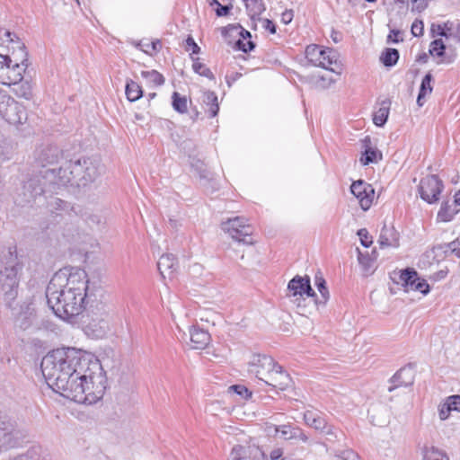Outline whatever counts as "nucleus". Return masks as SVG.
<instances>
[{
	"instance_id": "7c9ffc66",
	"label": "nucleus",
	"mask_w": 460,
	"mask_h": 460,
	"mask_svg": "<svg viewBox=\"0 0 460 460\" xmlns=\"http://www.w3.org/2000/svg\"><path fill=\"white\" fill-rule=\"evenodd\" d=\"M418 272L413 268H406L399 271L397 283H401L408 291L418 280Z\"/></svg>"
},
{
	"instance_id": "774afa93",
	"label": "nucleus",
	"mask_w": 460,
	"mask_h": 460,
	"mask_svg": "<svg viewBox=\"0 0 460 460\" xmlns=\"http://www.w3.org/2000/svg\"><path fill=\"white\" fill-rule=\"evenodd\" d=\"M293 17H294L293 10H286L281 14V21L285 24H288L292 22Z\"/></svg>"
},
{
	"instance_id": "4d7b16f0",
	"label": "nucleus",
	"mask_w": 460,
	"mask_h": 460,
	"mask_svg": "<svg viewBox=\"0 0 460 460\" xmlns=\"http://www.w3.org/2000/svg\"><path fill=\"white\" fill-rule=\"evenodd\" d=\"M186 50H191V55L199 54L200 52V48L195 42L194 39L191 36H188L186 39Z\"/></svg>"
},
{
	"instance_id": "de8ad7c7",
	"label": "nucleus",
	"mask_w": 460,
	"mask_h": 460,
	"mask_svg": "<svg viewBox=\"0 0 460 460\" xmlns=\"http://www.w3.org/2000/svg\"><path fill=\"white\" fill-rule=\"evenodd\" d=\"M234 30L240 31L239 34H240L242 40L251 39V37H252L251 32L249 31L243 29L241 25H232V24L223 27L222 34L226 35L229 31H234Z\"/></svg>"
},
{
	"instance_id": "cd10ccee",
	"label": "nucleus",
	"mask_w": 460,
	"mask_h": 460,
	"mask_svg": "<svg viewBox=\"0 0 460 460\" xmlns=\"http://www.w3.org/2000/svg\"><path fill=\"white\" fill-rule=\"evenodd\" d=\"M248 16L255 22L260 21L261 14L266 10V5L263 0H243Z\"/></svg>"
},
{
	"instance_id": "f3484780",
	"label": "nucleus",
	"mask_w": 460,
	"mask_h": 460,
	"mask_svg": "<svg viewBox=\"0 0 460 460\" xmlns=\"http://www.w3.org/2000/svg\"><path fill=\"white\" fill-rule=\"evenodd\" d=\"M228 460H267V456L256 445H235L231 449Z\"/></svg>"
},
{
	"instance_id": "c03bdc74",
	"label": "nucleus",
	"mask_w": 460,
	"mask_h": 460,
	"mask_svg": "<svg viewBox=\"0 0 460 460\" xmlns=\"http://www.w3.org/2000/svg\"><path fill=\"white\" fill-rule=\"evenodd\" d=\"M4 37L6 38V41H8L9 43L12 44V49H13L12 53L13 51L15 53H18V48H17L16 41L17 40L22 41V40L16 36V34L13 33V32H11L9 31L4 30V29H0V40H4Z\"/></svg>"
},
{
	"instance_id": "603ef678",
	"label": "nucleus",
	"mask_w": 460,
	"mask_h": 460,
	"mask_svg": "<svg viewBox=\"0 0 460 460\" xmlns=\"http://www.w3.org/2000/svg\"><path fill=\"white\" fill-rule=\"evenodd\" d=\"M336 456L341 460H361L360 456L351 449L339 451Z\"/></svg>"
},
{
	"instance_id": "c9c22d12",
	"label": "nucleus",
	"mask_w": 460,
	"mask_h": 460,
	"mask_svg": "<svg viewBox=\"0 0 460 460\" xmlns=\"http://www.w3.org/2000/svg\"><path fill=\"white\" fill-rule=\"evenodd\" d=\"M399 58L398 49L386 48L380 56V61L385 66L392 67L397 64Z\"/></svg>"
},
{
	"instance_id": "3c124183",
	"label": "nucleus",
	"mask_w": 460,
	"mask_h": 460,
	"mask_svg": "<svg viewBox=\"0 0 460 460\" xmlns=\"http://www.w3.org/2000/svg\"><path fill=\"white\" fill-rule=\"evenodd\" d=\"M230 389L245 400L250 399L252 394V392L243 385H234L230 386Z\"/></svg>"
},
{
	"instance_id": "5701e85b",
	"label": "nucleus",
	"mask_w": 460,
	"mask_h": 460,
	"mask_svg": "<svg viewBox=\"0 0 460 460\" xmlns=\"http://www.w3.org/2000/svg\"><path fill=\"white\" fill-rule=\"evenodd\" d=\"M378 243L381 248L398 247L399 233L395 230L394 226H385L381 229Z\"/></svg>"
},
{
	"instance_id": "412c9836",
	"label": "nucleus",
	"mask_w": 460,
	"mask_h": 460,
	"mask_svg": "<svg viewBox=\"0 0 460 460\" xmlns=\"http://www.w3.org/2000/svg\"><path fill=\"white\" fill-rule=\"evenodd\" d=\"M391 385L388 387L389 392H393L398 387H407L411 386L413 382V375L412 370L409 367H403L400 368L391 378H390Z\"/></svg>"
},
{
	"instance_id": "6e6552de",
	"label": "nucleus",
	"mask_w": 460,
	"mask_h": 460,
	"mask_svg": "<svg viewBox=\"0 0 460 460\" xmlns=\"http://www.w3.org/2000/svg\"><path fill=\"white\" fill-rule=\"evenodd\" d=\"M63 155L62 150L55 145H40L33 152V161L31 163V171L39 173L43 180L49 182L45 176L46 171H58L53 167L56 165Z\"/></svg>"
},
{
	"instance_id": "8fccbe9b",
	"label": "nucleus",
	"mask_w": 460,
	"mask_h": 460,
	"mask_svg": "<svg viewBox=\"0 0 460 460\" xmlns=\"http://www.w3.org/2000/svg\"><path fill=\"white\" fill-rule=\"evenodd\" d=\"M445 253L455 255L456 258H460V241L456 239L448 243L445 244Z\"/></svg>"
},
{
	"instance_id": "79ce46f5",
	"label": "nucleus",
	"mask_w": 460,
	"mask_h": 460,
	"mask_svg": "<svg viewBox=\"0 0 460 460\" xmlns=\"http://www.w3.org/2000/svg\"><path fill=\"white\" fill-rule=\"evenodd\" d=\"M47 206L49 211H51L52 213L66 211L70 208L69 203L57 197H50V199L48 201Z\"/></svg>"
},
{
	"instance_id": "4468645a",
	"label": "nucleus",
	"mask_w": 460,
	"mask_h": 460,
	"mask_svg": "<svg viewBox=\"0 0 460 460\" xmlns=\"http://www.w3.org/2000/svg\"><path fill=\"white\" fill-rule=\"evenodd\" d=\"M443 189V181L435 174L422 178L419 185L420 198L429 204H433L439 199Z\"/></svg>"
},
{
	"instance_id": "bf43d9fd",
	"label": "nucleus",
	"mask_w": 460,
	"mask_h": 460,
	"mask_svg": "<svg viewBox=\"0 0 460 460\" xmlns=\"http://www.w3.org/2000/svg\"><path fill=\"white\" fill-rule=\"evenodd\" d=\"M445 31L443 23H432L430 26V35L435 38L437 36L444 37Z\"/></svg>"
},
{
	"instance_id": "09e8293b",
	"label": "nucleus",
	"mask_w": 460,
	"mask_h": 460,
	"mask_svg": "<svg viewBox=\"0 0 460 460\" xmlns=\"http://www.w3.org/2000/svg\"><path fill=\"white\" fill-rule=\"evenodd\" d=\"M410 290L419 291L422 295L426 296L429 293L430 288L429 283L424 279L418 277V280L413 284Z\"/></svg>"
},
{
	"instance_id": "72a5a7b5",
	"label": "nucleus",
	"mask_w": 460,
	"mask_h": 460,
	"mask_svg": "<svg viewBox=\"0 0 460 460\" xmlns=\"http://www.w3.org/2000/svg\"><path fill=\"white\" fill-rule=\"evenodd\" d=\"M314 282H315V286H316L319 293L321 294V297H322V299H320V300L317 299V296L314 297V303L316 305H325L326 302L328 301V299L330 298V293H329L328 288L326 286V281L323 279L321 272H318L315 274Z\"/></svg>"
},
{
	"instance_id": "c85d7f7f",
	"label": "nucleus",
	"mask_w": 460,
	"mask_h": 460,
	"mask_svg": "<svg viewBox=\"0 0 460 460\" xmlns=\"http://www.w3.org/2000/svg\"><path fill=\"white\" fill-rule=\"evenodd\" d=\"M456 206L454 201L452 203L449 200L443 201L437 215L438 221L450 222L453 220L455 215L459 212V210L456 208Z\"/></svg>"
},
{
	"instance_id": "7ed1b4c3",
	"label": "nucleus",
	"mask_w": 460,
	"mask_h": 460,
	"mask_svg": "<svg viewBox=\"0 0 460 460\" xmlns=\"http://www.w3.org/2000/svg\"><path fill=\"white\" fill-rule=\"evenodd\" d=\"M46 297L49 308L58 318L65 321L79 315L87 305L93 307L95 302L94 294H84L81 296L57 287L50 289V285L47 286Z\"/></svg>"
},
{
	"instance_id": "0eeeda50",
	"label": "nucleus",
	"mask_w": 460,
	"mask_h": 460,
	"mask_svg": "<svg viewBox=\"0 0 460 460\" xmlns=\"http://www.w3.org/2000/svg\"><path fill=\"white\" fill-rule=\"evenodd\" d=\"M85 158H80L76 161L66 162L58 168V171H46V177L50 183L58 184V186H66L67 184L75 183L82 186L81 178L84 176Z\"/></svg>"
},
{
	"instance_id": "20e7f679",
	"label": "nucleus",
	"mask_w": 460,
	"mask_h": 460,
	"mask_svg": "<svg viewBox=\"0 0 460 460\" xmlns=\"http://www.w3.org/2000/svg\"><path fill=\"white\" fill-rule=\"evenodd\" d=\"M22 265L18 260L16 251L9 249L0 259V296L8 307L18 294L19 278L18 273Z\"/></svg>"
},
{
	"instance_id": "680f3d73",
	"label": "nucleus",
	"mask_w": 460,
	"mask_h": 460,
	"mask_svg": "<svg viewBox=\"0 0 460 460\" xmlns=\"http://www.w3.org/2000/svg\"><path fill=\"white\" fill-rule=\"evenodd\" d=\"M233 8L232 4L222 5L221 4L216 8L215 13L217 17H223L229 14L231 9Z\"/></svg>"
},
{
	"instance_id": "a19ab883",
	"label": "nucleus",
	"mask_w": 460,
	"mask_h": 460,
	"mask_svg": "<svg viewBox=\"0 0 460 460\" xmlns=\"http://www.w3.org/2000/svg\"><path fill=\"white\" fill-rule=\"evenodd\" d=\"M358 259L364 272L368 273L373 270L376 257H373L368 252L364 254L358 249Z\"/></svg>"
},
{
	"instance_id": "39448f33",
	"label": "nucleus",
	"mask_w": 460,
	"mask_h": 460,
	"mask_svg": "<svg viewBox=\"0 0 460 460\" xmlns=\"http://www.w3.org/2000/svg\"><path fill=\"white\" fill-rule=\"evenodd\" d=\"M55 189L58 184L50 183L41 178V176L31 171L25 174L21 180L20 187L16 190L15 203L21 207L40 206L45 199L47 187Z\"/></svg>"
},
{
	"instance_id": "1a4fd4ad",
	"label": "nucleus",
	"mask_w": 460,
	"mask_h": 460,
	"mask_svg": "<svg viewBox=\"0 0 460 460\" xmlns=\"http://www.w3.org/2000/svg\"><path fill=\"white\" fill-rule=\"evenodd\" d=\"M94 303L93 307L89 306L84 331L92 338L102 339L110 331V317L102 303Z\"/></svg>"
},
{
	"instance_id": "bb28decb",
	"label": "nucleus",
	"mask_w": 460,
	"mask_h": 460,
	"mask_svg": "<svg viewBox=\"0 0 460 460\" xmlns=\"http://www.w3.org/2000/svg\"><path fill=\"white\" fill-rule=\"evenodd\" d=\"M362 148L364 149L360 157V163L363 165H368L373 163H376V155L378 151L372 146V141L370 136H366L362 140Z\"/></svg>"
},
{
	"instance_id": "f03ea898",
	"label": "nucleus",
	"mask_w": 460,
	"mask_h": 460,
	"mask_svg": "<svg viewBox=\"0 0 460 460\" xmlns=\"http://www.w3.org/2000/svg\"><path fill=\"white\" fill-rule=\"evenodd\" d=\"M18 53L12 56L0 53V83L13 85V92L18 97L30 100L32 96L31 87L28 82H22L23 73L28 66V52L22 41L17 40Z\"/></svg>"
},
{
	"instance_id": "864d4df0",
	"label": "nucleus",
	"mask_w": 460,
	"mask_h": 460,
	"mask_svg": "<svg viewBox=\"0 0 460 460\" xmlns=\"http://www.w3.org/2000/svg\"><path fill=\"white\" fill-rule=\"evenodd\" d=\"M357 234L358 235L360 243L364 247L367 248L372 244V237L369 235V233L366 228L358 230Z\"/></svg>"
},
{
	"instance_id": "2eb2a0df",
	"label": "nucleus",
	"mask_w": 460,
	"mask_h": 460,
	"mask_svg": "<svg viewBox=\"0 0 460 460\" xmlns=\"http://www.w3.org/2000/svg\"><path fill=\"white\" fill-rule=\"evenodd\" d=\"M276 369H280V365L268 355H253L250 362L249 371L255 374L256 376L262 381L266 380L265 377L268 378Z\"/></svg>"
},
{
	"instance_id": "2f4dec72",
	"label": "nucleus",
	"mask_w": 460,
	"mask_h": 460,
	"mask_svg": "<svg viewBox=\"0 0 460 460\" xmlns=\"http://www.w3.org/2000/svg\"><path fill=\"white\" fill-rule=\"evenodd\" d=\"M304 420L307 426L316 430L324 429L326 422L319 412L310 410L305 411Z\"/></svg>"
},
{
	"instance_id": "052dcab7",
	"label": "nucleus",
	"mask_w": 460,
	"mask_h": 460,
	"mask_svg": "<svg viewBox=\"0 0 460 460\" xmlns=\"http://www.w3.org/2000/svg\"><path fill=\"white\" fill-rule=\"evenodd\" d=\"M452 411V410L450 409V407L448 406V404L447 403V401L439 406V410H438V415H439V418L441 420H447L449 415H450V412Z\"/></svg>"
},
{
	"instance_id": "4c0bfd02",
	"label": "nucleus",
	"mask_w": 460,
	"mask_h": 460,
	"mask_svg": "<svg viewBox=\"0 0 460 460\" xmlns=\"http://www.w3.org/2000/svg\"><path fill=\"white\" fill-rule=\"evenodd\" d=\"M191 59L193 62L192 69L196 74L199 75L200 76L207 77L209 80H215V75L210 68H208L205 64L199 62V58L191 57Z\"/></svg>"
},
{
	"instance_id": "f8f14e48",
	"label": "nucleus",
	"mask_w": 460,
	"mask_h": 460,
	"mask_svg": "<svg viewBox=\"0 0 460 460\" xmlns=\"http://www.w3.org/2000/svg\"><path fill=\"white\" fill-rule=\"evenodd\" d=\"M23 435L16 428L15 422L0 413V453L3 450L19 447Z\"/></svg>"
},
{
	"instance_id": "a211bd4d",
	"label": "nucleus",
	"mask_w": 460,
	"mask_h": 460,
	"mask_svg": "<svg viewBox=\"0 0 460 460\" xmlns=\"http://www.w3.org/2000/svg\"><path fill=\"white\" fill-rule=\"evenodd\" d=\"M350 191L357 198L363 210L366 211L371 207L375 194L371 184L363 180H358L351 184Z\"/></svg>"
},
{
	"instance_id": "ddd939ff",
	"label": "nucleus",
	"mask_w": 460,
	"mask_h": 460,
	"mask_svg": "<svg viewBox=\"0 0 460 460\" xmlns=\"http://www.w3.org/2000/svg\"><path fill=\"white\" fill-rule=\"evenodd\" d=\"M0 114L9 124H22L27 119L24 106L8 95H2L0 101Z\"/></svg>"
},
{
	"instance_id": "9d476101",
	"label": "nucleus",
	"mask_w": 460,
	"mask_h": 460,
	"mask_svg": "<svg viewBox=\"0 0 460 460\" xmlns=\"http://www.w3.org/2000/svg\"><path fill=\"white\" fill-rule=\"evenodd\" d=\"M338 57L334 49H322L315 44L309 45L305 49V58L308 63L340 75L341 67Z\"/></svg>"
},
{
	"instance_id": "e2e57ef3",
	"label": "nucleus",
	"mask_w": 460,
	"mask_h": 460,
	"mask_svg": "<svg viewBox=\"0 0 460 460\" xmlns=\"http://www.w3.org/2000/svg\"><path fill=\"white\" fill-rule=\"evenodd\" d=\"M454 25H455V21H447V22H443V28H444V31H445L444 38L451 39L452 33L454 31Z\"/></svg>"
},
{
	"instance_id": "0e129e2a",
	"label": "nucleus",
	"mask_w": 460,
	"mask_h": 460,
	"mask_svg": "<svg viewBox=\"0 0 460 460\" xmlns=\"http://www.w3.org/2000/svg\"><path fill=\"white\" fill-rule=\"evenodd\" d=\"M451 39H453L457 44L460 45V22L459 21H455L454 31H453Z\"/></svg>"
},
{
	"instance_id": "49530a36",
	"label": "nucleus",
	"mask_w": 460,
	"mask_h": 460,
	"mask_svg": "<svg viewBox=\"0 0 460 460\" xmlns=\"http://www.w3.org/2000/svg\"><path fill=\"white\" fill-rule=\"evenodd\" d=\"M433 81V76L430 73L425 75L422 78L419 93L420 94H430L432 93L433 87L431 85V82Z\"/></svg>"
},
{
	"instance_id": "f704fd0d",
	"label": "nucleus",
	"mask_w": 460,
	"mask_h": 460,
	"mask_svg": "<svg viewBox=\"0 0 460 460\" xmlns=\"http://www.w3.org/2000/svg\"><path fill=\"white\" fill-rule=\"evenodd\" d=\"M142 87L132 79H127L125 86V94L130 102L139 100L143 96Z\"/></svg>"
},
{
	"instance_id": "423d86ee",
	"label": "nucleus",
	"mask_w": 460,
	"mask_h": 460,
	"mask_svg": "<svg viewBox=\"0 0 460 460\" xmlns=\"http://www.w3.org/2000/svg\"><path fill=\"white\" fill-rule=\"evenodd\" d=\"M48 285H50V289L57 287L81 296L93 294L89 287L87 274L81 269H71L69 272L66 270H59L54 274Z\"/></svg>"
},
{
	"instance_id": "e433bc0d",
	"label": "nucleus",
	"mask_w": 460,
	"mask_h": 460,
	"mask_svg": "<svg viewBox=\"0 0 460 460\" xmlns=\"http://www.w3.org/2000/svg\"><path fill=\"white\" fill-rule=\"evenodd\" d=\"M9 460H49L47 456L41 454L40 447H32L29 448L25 453L20 454L16 456L10 458Z\"/></svg>"
},
{
	"instance_id": "a878e982",
	"label": "nucleus",
	"mask_w": 460,
	"mask_h": 460,
	"mask_svg": "<svg viewBox=\"0 0 460 460\" xmlns=\"http://www.w3.org/2000/svg\"><path fill=\"white\" fill-rule=\"evenodd\" d=\"M177 267V258L172 253L163 254L157 262L158 270L164 278H165V274L171 276Z\"/></svg>"
},
{
	"instance_id": "b1692460",
	"label": "nucleus",
	"mask_w": 460,
	"mask_h": 460,
	"mask_svg": "<svg viewBox=\"0 0 460 460\" xmlns=\"http://www.w3.org/2000/svg\"><path fill=\"white\" fill-rule=\"evenodd\" d=\"M190 339L192 348L199 349L205 348L209 343L210 334L206 330L193 325L190 328Z\"/></svg>"
},
{
	"instance_id": "473e14b6",
	"label": "nucleus",
	"mask_w": 460,
	"mask_h": 460,
	"mask_svg": "<svg viewBox=\"0 0 460 460\" xmlns=\"http://www.w3.org/2000/svg\"><path fill=\"white\" fill-rule=\"evenodd\" d=\"M203 102L207 107H208L209 116L211 118L216 117L219 111V103L217 93L209 90L204 91Z\"/></svg>"
},
{
	"instance_id": "338daca9",
	"label": "nucleus",
	"mask_w": 460,
	"mask_h": 460,
	"mask_svg": "<svg viewBox=\"0 0 460 460\" xmlns=\"http://www.w3.org/2000/svg\"><path fill=\"white\" fill-rule=\"evenodd\" d=\"M263 27L266 31H270L271 34H275L277 31V26L276 24L270 19H264L263 20Z\"/></svg>"
},
{
	"instance_id": "13d9d810",
	"label": "nucleus",
	"mask_w": 460,
	"mask_h": 460,
	"mask_svg": "<svg viewBox=\"0 0 460 460\" xmlns=\"http://www.w3.org/2000/svg\"><path fill=\"white\" fill-rule=\"evenodd\" d=\"M320 431L323 432V434L327 435V436H330L331 438H328V439L331 440V441L335 439V438H337L338 429H336L332 425H329L327 422H325L324 429H320Z\"/></svg>"
},
{
	"instance_id": "6e6d98bb",
	"label": "nucleus",
	"mask_w": 460,
	"mask_h": 460,
	"mask_svg": "<svg viewBox=\"0 0 460 460\" xmlns=\"http://www.w3.org/2000/svg\"><path fill=\"white\" fill-rule=\"evenodd\" d=\"M424 24L420 20H415L411 25V33L414 37H420L423 35Z\"/></svg>"
},
{
	"instance_id": "69168bd1",
	"label": "nucleus",
	"mask_w": 460,
	"mask_h": 460,
	"mask_svg": "<svg viewBox=\"0 0 460 460\" xmlns=\"http://www.w3.org/2000/svg\"><path fill=\"white\" fill-rule=\"evenodd\" d=\"M334 82H335V79L326 78L323 75L318 76V78H317V84H319L320 86L323 88H328Z\"/></svg>"
},
{
	"instance_id": "393cba45",
	"label": "nucleus",
	"mask_w": 460,
	"mask_h": 460,
	"mask_svg": "<svg viewBox=\"0 0 460 460\" xmlns=\"http://www.w3.org/2000/svg\"><path fill=\"white\" fill-rule=\"evenodd\" d=\"M277 432L280 433L281 438L284 439H296L303 443L308 441V436L297 426L282 425L277 429Z\"/></svg>"
},
{
	"instance_id": "37998d69",
	"label": "nucleus",
	"mask_w": 460,
	"mask_h": 460,
	"mask_svg": "<svg viewBox=\"0 0 460 460\" xmlns=\"http://www.w3.org/2000/svg\"><path fill=\"white\" fill-rule=\"evenodd\" d=\"M190 165L197 172L200 179L208 178V172L205 164L201 160L193 157L191 159Z\"/></svg>"
},
{
	"instance_id": "4be33fe9",
	"label": "nucleus",
	"mask_w": 460,
	"mask_h": 460,
	"mask_svg": "<svg viewBox=\"0 0 460 460\" xmlns=\"http://www.w3.org/2000/svg\"><path fill=\"white\" fill-rule=\"evenodd\" d=\"M102 166L96 158L86 157L84 176L81 178L82 186L93 182L101 174Z\"/></svg>"
},
{
	"instance_id": "9b49d317",
	"label": "nucleus",
	"mask_w": 460,
	"mask_h": 460,
	"mask_svg": "<svg viewBox=\"0 0 460 460\" xmlns=\"http://www.w3.org/2000/svg\"><path fill=\"white\" fill-rule=\"evenodd\" d=\"M246 221L244 217H235L222 222L221 228L236 242L243 244H252L253 239L252 235L253 228Z\"/></svg>"
},
{
	"instance_id": "58836bf2",
	"label": "nucleus",
	"mask_w": 460,
	"mask_h": 460,
	"mask_svg": "<svg viewBox=\"0 0 460 460\" xmlns=\"http://www.w3.org/2000/svg\"><path fill=\"white\" fill-rule=\"evenodd\" d=\"M172 105L175 111L186 113L188 111V101L185 96H181L178 92H173L172 95Z\"/></svg>"
},
{
	"instance_id": "a18cd8bd",
	"label": "nucleus",
	"mask_w": 460,
	"mask_h": 460,
	"mask_svg": "<svg viewBox=\"0 0 460 460\" xmlns=\"http://www.w3.org/2000/svg\"><path fill=\"white\" fill-rule=\"evenodd\" d=\"M79 234L77 228L73 224H66L63 227L62 236L66 242H73Z\"/></svg>"
},
{
	"instance_id": "ea45409f",
	"label": "nucleus",
	"mask_w": 460,
	"mask_h": 460,
	"mask_svg": "<svg viewBox=\"0 0 460 460\" xmlns=\"http://www.w3.org/2000/svg\"><path fill=\"white\" fill-rule=\"evenodd\" d=\"M141 76L146 79L148 83L153 84L155 86H161L165 82L164 76L155 69L149 71H141Z\"/></svg>"
},
{
	"instance_id": "f257e3e1",
	"label": "nucleus",
	"mask_w": 460,
	"mask_h": 460,
	"mask_svg": "<svg viewBox=\"0 0 460 460\" xmlns=\"http://www.w3.org/2000/svg\"><path fill=\"white\" fill-rule=\"evenodd\" d=\"M40 368L54 392L78 403L97 402L107 388V378L99 360L81 349H54L42 358Z\"/></svg>"
},
{
	"instance_id": "dca6fc26",
	"label": "nucleus",
	"mask_w": 460,
	"mask_h": 460,
	"mask_svg": "<svg viewBox=\"0 0 460 460\" xmlns=\"http://www.w3.org/2000/svg\"><path fill=\"white\" fill-rule=\"evenodd\" d=\"M288 296L295 299V303L298 302L300 298L306 295L308 297H316V294L311 287L310 278L305 275L304 277L296 275L291 279L288 284Z\"/></svg>"
},
{
	"instance_id": "5fc2aeb1",
	"label": "nucleus",
	"mask_w": 460,
	"mask_h": 460,
	"mask_svg": "<svg viewBox=\"0 0 460 460\" xmlns=\"http://www.w3.org/2000/svg\"><path fill=\"white\" fill-rule=\"evenodd\" d=\"M447 403L452 411L460 412V395L455 394L447 397Z\"/></svg>"
},
{
	"instance_id": "6ab92c4d",
	"label": "nucleus",
	"mask_w": 460,
	"mask_h": 460,
	"mask_svg": "<svg viewBox=\"0 0 460 460\" xmlns=\"http://www.w3.org/2000/svg\"><path fill=\"white\" fill-rule=\"evenodd\" d=\"M447 46L442 39H435L429 44V52L432 57L441 58L442 59L438 61V64H452L456 58V53L451 51L446 53Z\"/></svg>"
},
{
	"instance_id": "aec40b11",
	"label": "nucleus",
	"mask_w": 460,
	"mask_h": 460,
	"mask_svg": "<svg viewBox=\"0 0 460 460\" xmlns=\"http://www.w3.org/2000/svg\"><path fill=\"white\" fill-rule=\"evenodd\" d=\"M264 382L278 390L285 391L292 385V379L290 376L283 370V367L280 366V369H276L272 372L268 379L264 380Z\"/></svg>"
},
{
	"instance_id": "c756f323",
	"label": "nucleus",
	"mask_w": 460,
	"mask_h": 460,
	"mask_svg": "<svg viewBox=\"0 0 460 460\" xmlns=\"http://www.w3.org/2000/svg\"><path fill=\"white\" fill-rule=\"evenodd\" d=\"M391 101L385 99L381 102L379 109L374 113L373 123L377 127H383L388 119Z\"/></svg>"
}]
</instances>
